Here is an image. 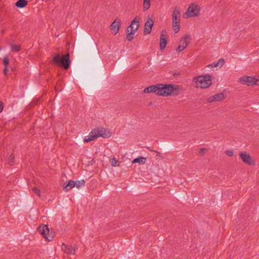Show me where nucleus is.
<instances>
[{"mask_svg": "<svg viewBox=\"0 0 259 259\" xmlns=\"http://www.w3.org/2000/svg\"><path fill=\"white\" fill-rule=\"evenodd\" d=\"M111 136L110 133L104 128H94L90 133L89 136L85 137L84 143H88L100 137L107 138Z\"/></svg>", "mask_w": 259, "mask_h": 259, "instance_id": "1", "label": "nucleus"}, {"mask_svg": "<svg viewBox=\"0 0 259 259\" xmlns=\"http://www.w3.org/2000/svg\"><path fill=\"white\" fill-rule=\"evenodd\" d=\"M213 77L210 75H200L195 77L194 81L197 88L206 89L212 84Z\"/></svg>", "mask_w": 259, "mask_h": 259, "instance_id": "2", "label": "nucleus"}, {"mask_svg": "<svg viewBox=\"0 0 259 259\" xmlns=\"http://www.w3.org/2000/svg\"><path fill=\"white\" fill-rule=\"evenodd\" d=\"M52 63L57 65L63 67L64 69L67 70L70 65V55L67 53L64 56H61L60 55H55L52 60Z\"/></svg>", "mask_w": 259, "mask_h": 259, "instance_id": "3", "label": "nucleus"}, {"mask_svg": "<svg viewBox=\"0 0 259 259\" xmlns=\"http://www.w3.org/2000/svg\"><path fill=\"white\" fill-rule=\"evenodd\" d=\"M159 92L158 96H168L177 89L176 86L171 84H158Z\"/></svg>", "mask_w": 259, "mask_h": 259, "instance_id": "4", "label": "nucleus"}, {"mask_svg": "<svg viewBox=\"0 0 259 259\" xmlns=\"http://www.w3.org/2000/svg\"><path fill=\"white\" fill-rule=\"evenodd\" d=\"M37 231L48 241L53 240L55 234L53 232H50L48 225L41 224L37 228Z\"/></svg>", "mask_w": 259, "mask_h": 259, "instance_id": "5", "label": "nucleus"}, {"mask_svg": "<svg viewBox=\"0 0 259 259\" xmlns=\"http://www.w3.org/2000/svg\"><path fill=\"white\" fill-rule=\"evenodd\" d=\"M200 9L197 4L191 3L187 9L184 17L186 18L196 17L199 15Z\"/></svg>", "mask_w": 259, "mask_h": 259, "instance_id": "6", "label": "nucleus"}, {"mask_svg": "<svg viewBox=\"0 0 259 259\" xmlns=\"http://www.w3.org/2000/svg\"><path fill=\"white\" fill-rule=\"evenodd\" d=\"M241 84L247 85H259V77L244 76L239 79Z\"/></svg>", "mask_w": 259, "mask_h": 259, "instance_id": "7", "label": "nucleus"}, {"mask_svg": "<svg viewBox=\"0 0 259 259\" xmlns=\"http://www.w3.org/2000/svg\"><path fill=\"white\" fill-rule=\"evenodd\" d=\"M239 156L241 158L242 160L245 163L249 165H255V161L251 158L249 154L247 152H240L239 153Z\"/></svg>", "mask_w": 259, "mask_h": 259, "instance_id": "8", "label": "nucleus"}, {"mask_svg": "<svg viewBox=\"0 0 259 259\" xmlns=\"http://www.w3.org/2000/svg\"><path fill=\"white\" fill-rule=\"evenodd\" d=\"M167 32L165 30H163L160 34V49L163 50L167 45Z\"/></svg>", "mask_w": 259, "mask_h": 259, "instance_id": "9", "label": "nucleus"}, {"mask_svg": "<svg viewBox=\"0 0 259 259\" xmlns=\"http://www.w3.org/2000/svg\"><path fill=\"white\" fill-rule=\"evenodd\" d=\"M190 39L189 36L187 35L183 37L180 42V45L178 47L177 51L179 52H181L184 50L188 45V40Z\"/></svg>", "mask_w": 259, "mask_h": 259, "instance_id": "10", "label": "nucleus"}, {"mask_svg": "<svg viewBox=\"0 0 259 259\" xmlns=\"http://www.w3.org/2000/svg\"><path fill=\"white\" fill-rule=\"evenodd\" d=\"M62 249L66 253L69 254H74L77 250V248L75 246L67 245L63 244L62 245Z\"/></svg>", "mask_w": 259, "mask_h": 259, "instance_id": "11", "label": "nucleus"}, {"mask_svg": "<svg viewBox=\"0 0 259 259\" xmlns=\"http://www.w3.org/2000/svg\"><path fill=\"white\" fill-rule=\"evenodd\" d=\"M139 27V21L138 17H136L132 21L131 24L128 27V31H134L136 32Z\"/></svg>", "mask_w": 259, "mask_h": 259, "instance_id": "12", "label": "nucleus"}, {"mask_svg": "<svg viewBox=\"0 0 259 259\" xmlns=\"http://www.w3.org/2000/svg\"><path fill=\"white\" fill-rule=\"evenodd\" d=\"M121 25V21L120 20H115L110 25V29L114 34H116L119 31L120 26Z\"/></svg>", "mask_w": 259, "mask_h": 259, "instance_id": "13", "label": "nucleus"}, {"mask_svg": "<svg viewBox=\"0 0 259 259\" xmlns=\"http://www.w3.org/2000/svg\"><path fill=\"white\" fill-rule=\"evenodd\" d=\"M159 85L158 84L150 85L148 87L146 88L144 90V93H155L156 95H158L159 92Z\"/></svg>", "mask_w": 259, "mask_h": 259, "instance_id": "14", "label": "nucleus"}, {"mask_svg": "<svg viewBox=\"0 0 259 259\" xmlns=\"http://www.w3.org/2000/svg\"><path fill=\"white\" fill-rule=\"evenodd\" d=\"M154 21L152 19L148 20L145 24L144 32L145 34H149L151 32Z\"/></svg>", "mask_w": 259, "mask_h": 259, "instance_id": "15", "label": "nucleus"}, {"mask_svg": "<svg viewBox=\"0 0 259 259\" xmlns=\"http://www.w3.org/2000/svg\"><path fill=\"white\" fill-rule=\"evenodd\" d=\"M224 94L222 93H221L209 97L207 100L208 102H212L213 101H220L224 99Z\"/></svg>", "mask_w": 259, "mask_h": 259, "instance_id": "16", "label": "nucleus"}, {"mask_svg": "<svg viewBox=\"0 0 259 259\" xmlns=\"http://www.w3.org/2000/svg\"><path fill=\"white\" fill-rule=\"evenodd\" d=\"M180 11L178 8L176 7L172 13V22H175L176 21L177 22H180Z\"/></svg>", "mask_w": 259, "mask_h": 259, "instance_id": "17", "label": "nucleus"}, {"mask_svg": "<svg viewBox=\"0 0 259 259\" xmlns=\"http://www.w3.org/2000/svg\"><path fill=\"white\" fill-rule=\"evenodd\" d=\"M75 187V182L74 181L70 180L67 184L64 183L63 189L66 192L68 191Z\"/></svg>", "mask_w": 259, "mask_h": 259, "instance_id": "18", "label": "nucleus"}, {"mask_svg": "<svg viewBox=\"0 0 259 259\" xmlns=\"http://www.w3.org/2000/svg\"><path fill=\"white\" fill-rule=\"evenodd\" d=\"M224 63V60L223 59H220L217 62H214L212 64H209L207 65V67H211L212 68L214 67H221Z\"/></svg>", "mask_w": 259, "mask_h": 259, "instance_id": "19", "label": "nucleus"}, {"mask_svg": "<svg viewBox=\"0 0 259 259\" xmlns=\"http://www.w3.org/2000/svg\"><path fill=\"white\" fill-rule=\"evenodd\" d=\"M28 2L26 0H18L15 4V6L19 8H23L27 6Z\"/></svg>", "mask_w": 259, "mask_h": 259, "instance_id": "20", "label": "nucleus"}, {"mask_svg": "<svg viewBox=\"0 0 259 259\" xmlns=\"http://www.w3.org/2000/svg\"><path fill=\"white\" fill-rule=\"evenodd\" d=\"M146 159L143 157H139L134 159L132 161V163H139L140 164H144L146 162Z\"/></svg>", "mask_w": 259, "mask_h": 259, "instance_id": "21", "label": "nucleus"}, {"mask_svg": "<svg viewBox=\"0 0 259 259\" xmlns=\"http://www.w3.org/2000/svg\"><path fill=\"white\" fill-rule=\"evenodd\" d=\"M180 22H172V28L175 33H178L180 30Z\"/></svg>", "mask_w": 259, "mask_h": 259, "instance_id": "22", "label": "nucleus"}, {"mask_svg": "<svg viewBox=\"0 0 259 259\" xmlns=\"http://www.w3.org/2000/svg\"><path fill=\"white\" fill-rule=\"evenodd\" d=\"M150 0H144L143 2V11H145L150 7Z\"/></svg>", "mask_w": 259, "mask_h": 259, "instance_id": "23", "label": "nucleus"}, {"mask_svg": "<svg viewBox=\"0 0 259 259\" xmlns=\"http://www.w3.org/2000/svg\"><path fill=\"white\" fill-rule=\"evenodd\" d=\"M127 32L126 38L128 41H131L133 39L134 34L136 32L134 31H128V29H127Z\"/></svg>", "mask_w": 259, "mask_h": 259, "instance_id": "24", "label": "nucleus"}, {"mask_svg": "<svg viewBox=\"0 0 259 259\" xmlns=\"http://www.w3.org/2000/svg\"><path fill=\"white\" fill-rule=\"evenodd\" d=\"M75 187L77 188H79L81 187L84 186L85 185V181L83 180L80 181H75Z\"/></svg>", "mask_w": 259, "mask_h": 259, "instance_id": "25", "label": "nucleus"}, {"mask_svg": "<svg viewBox=\"0 0 259 259\" xmlns=\"http://www.w3.org/2000/svg\"><path fill=\"white\" fill-rule=\"evenodd\" d=\"M11 47L13 52H18L20 50V46L18 45H12Z\"/></svg>", "mask_w": 259, "mask_h": 259, "instance_id": "26", "label": "nucleus"}, {"mask_svg": "<svg viewBox=\"0 0 259 259\" xmlns=\"http://www.w3.org/2000/svg\"><path fill=\"white\" fill-rule=\"evenodd\" d=\"M110 163L112 166H116L118 165L119 161L114 158L110 160Z\"/></svg>", "mask_w": 259, "mask_h": 259, "instance_id": "27", "label": "nucleus"}, {"mask_svg": "<svg viewBox=\"0 0 259 259\" xmlns=\"http://www.w3.org/2000/svg\"><path fill=\"white\" fill-rule=\"evenodd\" d=\"M8 163L10 165H13L14 161V156L13 155L11 154L9 156L8 159Z\"/></svg>", "mask_w": 259, "mask_h": 259, "instance_id": "28", "label": "nucleus"}, {"mask_svg": "<svg viewBox=\"0 0 259 259\" xmlns=\"http://www.w3.org/2000/svg\"><path fill=\"white\" fill-rule=\"evenodd\" d=\"M32 191L34 193H35L37 196H40V190L36 187H34L32 189Z\"/></svg>", "mask_w": 259, "mask_h": 259, "instance_id": "29", "label": "nucleus"}, {"mask_svg": "<svg viewBox=\"0 0 259 259\" xmlns=\"http://www.w3.org/2000/svg\"><path fill=\"white\" fill-rule=\"evenodd\" d=\"M9 62V61L8 57H5L3 59V63H4L5 67H8Z\"/></svg>", "mask_w": 259, "mask_h": 259, "instance_id": "30", "label": "nucleus"}, {"mask_svg": "<svg viewBox=\"0 0 259 259\" xmlns=\"http://www.w3.org/2000/svg\"><path fill=\"white\" fill-rule=\"evenodd\" d=\"M225 153L229 156H232L234 154L233 151L231 150H227L225 151Z\"/></svg>", "mask_w": 259, "mask_h": 259, "instance_id": "31", "label": "nucleus"}, {"mask_svg": "<svg viewBox=\"0 0 259 259\" xmlns=\"http://www.w3.org/2000/svg\"><path fill=\"white\" fill-rule=\"evenodd\" d=\"M4 108V103L2 101H0V113L3 111Z\"/></svg>", "mask_w": 259, "mask_h": 259, "instance_id": "32", "label": "nucleus"}, {"mask_svg": "<svg viewBox=\"0 0 259 259\" xmlns=\"http://www.w3.org/2000/svg\"><path fill=\"white\" fill-rule=\"evenodd\" d=\"M8 71V67H5L4 69V73L5 74V75H7Z\"/></svg>", "mask_w": 259, "mask_h": 259, "instance_id": "33", "label": "nucleus"}, {"mask_svg": "<svg viewBox=\"0 0 259 259\" xmlns=\"http://www.w3.org/2000/svg\"><path fill=\"white\" fill-rule=\"evenodd\" d=\"M204 150H205V149H204V148H201V149H200V152H202V153H203V152H204Z\"/></svg>", "mask_w": 259, "mask_h": 259, "instance_id": "34", "label": "nucleus"}, {"mask_svg": "<svg viewBox=\"0 0 259 259\" xmlns=\"http://www.w3.org/2000/svg\"><path fill=\"white\" fill-rule=\"evenodd\" d=\"M147 148H148L149 150H150V151H152L151 149H150L149 148V147H147Z\"/></svg>", "mask_w": 259, "mask_h": 259, "instance_id": "35", "label": "nucleus"}]
</instances>
